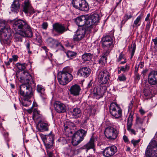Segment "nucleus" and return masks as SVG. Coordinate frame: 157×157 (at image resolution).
Returning a JSON list of instances; mask_svg holds the SVG:
<instances>
[{
  "mask_svg": "<svg viewBox=\"0 0 157 157\" xmlns=\"http://www.w3.org/2000/svg\"><path fill=\"white\" fill-rule=\"evenodd\" d=\"M24 75L20 78V81L23 83L20 86L19 94L23 97L24 101H29L33 95L32 88L30 84L34 83L33 80L30 75L28 72L24 71Z\"/></svg>",
  "mask_w": 157,
  "mask_h": 157,
  "instance_id": "nucleus-1",
  "label": "nucleus"
},
{
  "mask_svg": "<svg viewBox=\"0 0 157 157\" xmlns=\"http://www.w3.org/2000/svg\"><path fill=\"white\" fill-rule=\"evenodd\" d=\"M12 24L13 28L22 36L31 37L33 36L31 28L26 21L19 19L13 21Z\"/></svg>",
  "mask_w": 157,
  "mask_h": 157,
  "instance_id": "nucleus-2",
  "label": "nucleus"
},
{
  "mask_svg": "<svg viewBox=\"0 0 157 157\" xmlns=\"http://www.w3.org/2000/svg\"><path fill=\"white\" fill-rule=\"evenodd\" d=\"M73 69L68 67H64L63 70L58 74V80L59 83L62 85H65L71 81L73 77L71 73Z\"/></svg>",
  "mask_w": 157,
  "mask_h": 157,
  "instance_id": "nucleus-3",
  "label": "nucleus"
},
{
  "mask_svg": "<svg viewBox=\"0 0 157 157\" xmlns=\"http://www.w3.org/2000/svg\"><path fill=\"white\" fill-rule=\"evenodd\" d=\"M96 75L98 82L102 84H106L109 81L110 74L106 70L98 69Z\"/></svg>",
  "mask_w": 157,
  "mask_h": 157,
  "instance_id": "nucleus-4",
  "label": "nucleus"
},
{
  "mask_svg": "<svg viewBox=\"0 0 157 157\" xmlns=\"http://www.w3.org/2000/svg\"><path fill=\"white\" fill-rule=\"evenodd\" d=\"M145 157H157V142L153 141L147 146Z\"/></svg>",
  "mask_w": 157,
  "mask_h": 157,
  "instance_id": "nucleus-5",
  "label": "nucleus"
},
{
  "mask_svg": "<svg viewBox=\"0 0 157 157\" xmlns=\"http://www.w3.org/2000/svg\"><path fill=\"white\" fill-rule=\"evenodd\" d=\"M86 131L82 129L79 130L73 135L72 143L73 145L76 146L79 144L86 136Z\"/></svg>",
  "mask_w": 157,
  "mask_h": 157,
  "instance_id": "nucleus-6",
  "label": "nucleus"
},
{
  "mask_svg": "<svg viewBox=\"0 0 157 157\" xmlns=\"http://www.w3.org/2000/svg\"><path fill=\"white\" fill-rule=\"evenodd\" d=\"M113 38V36L112 35H107L102 38L101 42L102 47L104 49L109 50L110 52L114 46Z\"/></svg>",
  "mask_w": 157,
  "mask_h": 157,
  "instance_id": "nucleus-7",
  "label": "nucleus"
},
{
  "mask_svg": "<svg viewBox=\"0 0 157 157\" xmlns=\"http://www.w3.org/2000/svg\"><path fill=\"white\" fill-rule=\"evenodd\" d=\"M105 137L111 141L115 140L117 136V129L112 126L106 127L105 130Z\"/></svg>",
  "mask_w": 157,
  "mask_h": 157,
  "instance_id": "nucleus-8",
  "label": "nucleus"
},
{
  "mask_svg": "<svg viewBox=\"0 0 157 157\" xmlns=\"http://www.w3.org/2000/svg\"><path fill=\"white\" fill-rule=\"evenodd\" d=\"M109 112L111 115L115 118H119L122 115V110L118 105L114 102H112L109 106Z\"/></svg>",
  "mask_w": 157,
  "mask_h": 157,
  "instance_id": "nucleus-9",
  "label": "nucleus"
},
{
  "mask_svg": "<svg viewBox=\"0 0 157 157\" xmlns=\"http://www.w3.org/2000/svg\"><path fill=\"white\" fill-rule=\"evenodd\" d=\"M99 16L98 13H94L90 16H88L86 22L87 27L90 29L93 27L99 22Z\"/></svg>",
  "mask_w": 157,
  "mask_h": 157,
  "instance_id": "nucleus-10",
  "label": "nucleus"
},
{
  "mask_svg": "<svg viewBox=\"0 0 157 157\" xmlns=\"http://www.w3.org/2000/svg\"><path fill=\"white\" fill-rule=\"evenodd\" d=\"M106 90L107 87L105 86L95 87L93 89L92 94L94 98L97 99H99L103 97Z\"/></svg>",
  "mask_w": 157,
  "mask_h": 157,
  "instance_id": "nucleus-11",
  "label": "nucleus"
},
{
  "mask_svg": "<svg viewBox=\"0 0 157 157\" xmlns=\"http://www.w3.org/2000/svg\"><path fill=\"white\" fill-rule=\"evenodd\" d=\"M52 26L53 29L52 33L54 36L57 35V34L54 33V31L56 32L58 35H60L62 34L67 30L66 28L64 25L60 24L58 23H56L53 24Z\"/></svg>",
  "mask_w": 157,
  "mask_h": 157,
  "instance_id": "nucleus-12",
  "label": "nucleus"
},
{
  "mask_svg": "<svg viewBox=\"0 0 157 157\" xmlns=\"http://www.w3.org/2000/svg\"><path fill=\"white\" fill-rule=\"evenodd\" d=\"M11 34L7 32L0 31V41L2 44H9L11 41Z\"/></svg>",
  "mask_w": 157,
  "mask_h": 157,
  "instance_id": "nucleus-13",
  "label": "nucleus"
},
{
  "mask_svg": "<svg viewBox=\"0 0 157 157\" xmlns=\"http://www.w3.org/2000/svg\"><path fill=\"white\" fill-rule=\"evenodd\" d=\"M23 11L25 13L30 15L35 13V11L32 6L29 0H25L22 5Z\"/></svg>",
  "mask_w": 157,
  "mask_h": 157,
  "instance_id": "nucleus-14",
  "label": "nucleus"
},
{
  "mask_svg": "<svg viewBox=\"0 0 157 157\" xmlns=\"http://www.w3.org/2000/svg\"><path fill=\"white\" fill-rule=\"evenodd\" d=\"M88 18V15H82L77 17L75 20L76 24L80 27H84L86 28L87 29L90 31L89 28L87 27L86 22Z\"/></svg>",
  "mask_w": 157,
  "mask_h": 157,
  "instance_id": "nucleus-15",
  "label": "nucleus"
},
{
  "mask_svg": "<svg viewBox=\"0 0 157 157\" xmlns=\"http://www.w3.org/2000/svg\"><path fill=\"white\" fill-rule=\"evenodd\" d=\"M86 31L85 27L79 28L73 36V39L74 40L78 41L82 40L85 36Z\"/></svg>",
  "mask_w": 157,
  "mask_h": 157,
  "instance_id": "nucleus-16",
  "label": "nucleus"
},
{
  "mask_svg": "<svg viewBox=\"0 0 157 157\" xmlns=\"http://www.w3.org/2000/svg\"><path fill=\"white\" fill-rule=\"evenodd\" d=\"M117 147L114 145L106 147L103 151V153L105 157H111L117 151Z\"/></svg>",
  "mask_w": 157,
  "mask_h": 157,
  "instance_id": "nucleus-17",
  "label": "nucleus"
},
{
  "mask_svg": "<svg viewBox=\"0 0 157 157\" xmlns=\"http://www.w3.org/2000/svg\"><path fill=\"white\" fill-rule=\"evenodd\" d=\"M148 81L151 85L157 84V71L153 70L150 72L148 75Z\"/></svg>",
  "mask_w": 157,
  "mask_h": 157,
  "instance_id": "nucleus-18",
  "label": "nucleus"
},
{
  "mask_svg": "<svg viewBox=\"0 0 157 157\" xmlns=\"http://www.w3.org/2000/svg\"><path fill=\"white\" fill-rule=\"evenodd\" d=\"M47 44L51 48H56L59 47H62V45L59 41L52 37H49L46 40Z\"/></svg>",
  "mask_w": 157,
  "mask_h": 157,
  "instance_id": "nucleus-19",
  "label": "nucleus"
},
{
  "mask_svg": "<svg viewBox=\"0 0 157 157\" xmlns=\"http://www.w3.org/2000/svg\"><path fill=\"white\" fill-rule=\"evenodd\" d=\"M56 111L59 113H64L66 110V107L65 104L59 101H56L54 104Z\"/></svg>",
  "mask_w": 157,
  "mask_h": 157,
  "instance_id": "nucleus-20",
  "label": "nucleus"
},
{
  "mask_svg": "<svg viewBox=\"0 0 157 157\" xmlns=\"http://www.w3.org/2000/svg\"><path fill=\"white\" fill-rule=\"evenodd\" d=\"M81 89L79 86L75 84L71 86L69 90L70 94L74 96H78L80 94Z\"/></svg>",
  "mask_w": 157,
  "mask_h": 157,
  "instance_id": "nucleus-21",
  "label": "nucleus"
},
{
  "mask_svg": "<svg viewBox=\"0 0 157 157\" xmlns=\"http://www.w3.org/2000/svg\"><path fill=\"white\" fill-rule=\"evenodd\" d=\"M90 69L87 67H81L78 71V73L83 77H88L90 74Z\"/></svg>",
  "mask_w": 157,
  "mask_h": 157,
  "instance_id": "nucleus-22",
  "label": "nucleus"
},
{
  "mask_svg": "<svg viewBox=\"0 0 157 157\" xmlns=\"http://www.w3.org/2000/svg\"><path fill=\"white\" fill-rule=\"evenodd\" d=\"M20 8V5L18 1L14 0L10 7L11 11L13 13H17L19 10Z\"/></svg>",
  "mask_w": 157,
  "mask_h": 157,
  "instance_id": "nucleus-23",
  "label": "nucleus"
},
{
  "mask_svg": "<svg viewBox=\"0 0 157 157\" xmlns=\"http://www.w3.org/2000/svg\"><path fill=\"white\" fill-rule=\"evenodd\" d=\"M54 141V136L51 135L47 136L44 143L48 147H50L52 146Z\"/></svg>",
  "mask_w": 157,
  "mask_h": 157,
  "instance_id": "nucleus-24",
  "label": "nucleus"
},
{
  "mask_svg": "<svg viewBox=\"0 0 157 157\" xmlns=\"http://www.w3.org/2000/svg\"><path fill=\"white\" fill-rule=\"evenodd\" d=\"M38 127L39 130L41 132L47 131L48 130V124L41 122L38 124Z\"/></svg>",
  "mask_w": 157,
  "mask_h": 157,
  "instance_id": "nucleus-25",
  "label": "nucleus"
},
{
  "mask_svg": "<svg viewBox=\"0 0 157 157\" xmlns=\"http://www.w3.org/2000/svg\"><path fill=\"white\" fill-rule=\"evenodd\" d=\"M74 126V124L71 122H66L65 124L64 123L63 132L66 133L67 132L68 133H69V132L72 133V132L70 130L71 126Z\"/></svg>",
  "mask_w": 157,
  "mask_h": 157,
  "instance_id": "nucleus-26",
  "label": "nucleus"
},
{
  "mask_svg": "<svg viewBox=\"0 0 157 157\" xmlns=\"http://www.w3.org/2000/svg\"><path fill=\"white\" fill-rule=\"evenodd\" d=\"M73 116L76 118L81 117L82 115L81 110L78 108H75L73 109L72 112Z\"/></svg>",
  "mask_w": 157,
  "mask_h": 157,
  "instance_id": "nucleus-27",
  "label": "nucleus"
},
{
  "mask_svg": "<svg viewBox=\"0 0 157 157\" xmlns=\"http://www.w3.org/2000/svg\"><path fill=\"white\" fill-rule=\"evenodd\" d=\"M93 54L90 53H85L82 56V59L84 61L90 60L93 58Z\"/></svg>",
  "mask_w": 157,
  "mask_h": 157,
  "instance_id": "nucleus-28",
  "label": "nucleus"
},
{
  "mask_svg": "<svg viewBox=\"0 0 157 157\" xmlns=\"http://www.w3.org/2000/svg\"><path fill=\"white\" fill-rule=\"evenodd\" d=\"M109 53V51L106 50L105 52H104V55L102 56L99 60L98 63L101 65H103L105 62L106 61L107 59L106 56Z\"/></svg>",
  "mask_w": 157,
  "mask_h": 157,
  "instance_id": "nucleus-29",
  "label": "nucleus"
},
{
  "mask_svg": "<svg viewBox=\"0 0 157 157\" xmlns=\"http://www.w3.org/2000/svg\"><path fill=\"white\" fill-rule=\"evenodd\" d=\"M89 9L88 5L85 0H83L81 3L80 7L78 10L82 11H87Z\"/></svg>",
  "mask_w": 157,
  "mask_h": 157,
  "instance_id": "nucleus-30",
  "label": "nucleus"
},
{
  "mask_svg": "<svg viewBox=\"0 0 157 157\" xmlns=\"http://www.w3.org/2000/svg\"><path fill=\"white\" fill-rule=\"evenodd\" d=\"M133 121V115L131 113H130L127 119V129L131 128L132 125V121Z\"/></svg>",
  "mask_w": 157,
  "mask_h": 157,
  "instance_id": "nucleus-31",
  "label": "nucleus"
},
{
  "mask_svg": "<svg viewBox=\"0 0 157 157\" xmlns=\"http://www.w3.org/2000/svg\"><path fill=\"white\" fill-rule=\"evenodd\" d=\"M83 1V0H72V3L73 7L78 10Z\"/></svg>",
  "mask_w": 157,
  "mask_h": 157,
  "instance_id": "nucleus-32",
  "label": "nucleus"
},
{
  "mask_svg": "<svg viewBox=\"0 0 157 157\" xmlns=\"http://www.w3.org/2000/svg\"><path fill=\"white\" fill-rule=\"evenodd\" d=\"M94 139L91 138L89 142L85 145L86 148L87 150L91 148H94Z\"/></svg>",
  "mask_w": 157,
  "mask_h": 157,
  "instance_id": "nucleus-33",
  "label": "nucleus"
},
{
  "mask_svg": "<svg viewBox=\"0 0 157 157\" xmlns=\"http://www.w3.org/2000/svg\"><path fill=\"white\" fill-rule=\"evenodd\" d=\"M142 17V16L140 15L139 16H138L136 19L134 21V24L132 25L133 28H137L140 26Z\"/></svg>",
  "mask_w": 157,
  "mask_h": 157,
  "instance_id": "nucleus-34",
  "label": "nucleus"
},
{
  "mask_svg": "<svg viewBox=\"0 0 157 157\" xmlns=\"http://www.w3.org/2000/svg\"><path fill=\"white\" fill-rule=\"evenodd\" d=\"M37 92L41 94L44 95V94L45 89L43 86L38 85L37 87Z\"/></svg>",
  "mask_w": 157,
  "mask_h": 157,
  "instance_id": "nucleus-35",
  "label": "nucleus"
},
{
  "mask_svg": "<svg viewBox=\"0 0 157 157\" xmlns=\"http://www.w3.org/2000/svg\"><path fill=\"white\" fill-rule=\"evenodd\" d=\"M27 64L25 63L21 64L20 63H17V68L20 70L21 71L25 70L26 68Z\"/></svg>",
  "mask_w": 157,
  "mask_h": 157,
  "instance_id": "nucleus-36",
  "label": "nucleus"
},
{
  "mask_svg": "<svg viewBox=\"0 0 157 157\" xmlns=\"http://www.w3.org/2000/svg\"><path fill=\"white\" fill-rule=\"evenodd\" d=\"M132 17V15L131 14L128 15L127 14H125L124 17V19L121 22V25H124L126 21L128 20V19L131 18Z\"/></svg>",
  "mask_w": 157,
  "mask_h": 157,
  "instance_id": "nucleus-37",
  "label": "nucleus"
},
{
  "mask_svg": "<svg viewBox=\"0 0 157 157\" xmlns=\"http://www.w3.org/2000/svg\"><path fill=\"white\" fill-rule=\"evenodd\" d=\"M77 55V53L71 51H68L67 53V56L69 58H71Z\"/></svg>",
  "mask_w": 157,
  "mask_h": 157,
  "instance_id": "nucleus-38",
  "label": "nucleus"
},
{
  "mask_svg": "<svg viewBox=\"0 0 157 157\" xmlns=\"http://www.w3.org/2000/svg\"><path fill=\"white\" fill-rule=\"evenodd\" d=\"M136 48V45L135 44H133L132 45V47H131V57L130 58V59H131L133 56H134L135 53V51Z\"/></svg>",
  "mask_w": 157,
  "mask_h": 157,
  "instance_id": "nucleus-39",
  "label": "nucleus"
},
{
  "mask_svg": "<svg viewBox=\"0 0 157 157\" xmlns=\"http://www.w3.org/2000/svg\"><path fill=\"white\" fill-rule=\"evenodd\" d=\"M126 78L124 74L118 76L117 80L120 81H124L126 80Z\"/></svg>",
  "mask_w": 157,
  "mask_h": 157,
  "instance_id": "nucleus-40",
  "label": "nucleus"
},
{
  "mask_svg": "<svg viewBox=\"0 0 157 157\" xmlns=\"http://www.w3.org/2000/svg\"><path fill=\"white\" fill-rule=\"evenodd\" d=\"M124 59H126L125 58L124 54H123L122 52L120 54L119 57L117 59V61L118 62H120L121 60H123Z\"/></svg>",
  "mask_w": 157,
  "mask_h": 157,
  "instance_id": "nucleus-41",
  "label": "nucleus"
},
{
  "mask_svg": "<svg viewBox=\"0 0 157 157\" xmlns=\"http://www.w3.org/2000/svg\"><path fill=\"white\" fill-rule=\"evenodd\" d=\"M120 67V71H122L124 72L127 71H128L129 69V66L127 65H126L125 66H122Z\"/></svg>",
  "mask_w": 157,
  "mask_h": 157,
  "instance_id": "nucleus-42",
  "label": "nucleus"
},
{
  "mask_svg": "<svg viewBox=\"0 0 157 157\" xmlns=\"http://www.w3.org/2000/svg\"><path fill=\"white\" fill-rule=\"evenodd\" d=\"M140 140V139H139L137 140H135L134 139H132L131 141V143L132 144L134 147H136L138 144Z\"/></svg>",
  "mask_w": 157,
  "mask_h": 157,
  "instance_id": "nucleus-43",
  "label": "nucleus"
},
{
  "mask_svg": "<svg viewBox=\"0 0 157 157\" xmlns=\"http://www.w3.org/2000/svg\"><path fill=\"white\" fill-rule=\"evenodd\" d=\"M45 51L46 54L47 56H48L49 54H50L51 56H52V54L48 52L49 50L47 49V47L45 46H43L41 47Z\"/></svg>",
  "mask_w": 157,
  "mask_h": 157,
  "instance_id": "nucleus-44",
  "label": "nucleus"
},
{
  "mask_svg": "<svg viewBox=\"0 0 157 157\" xmlns=\"http://www.w3.org/2000/svg\"><path fill=\"white\" fill-rule=\"evenodd\" d=\"M144 95L146 97H147L150 95L151 94V92L150 90L149 89H145L144 90Z\"/></svg>",
  "mask_w": 157,
  "mask_h": 157,
  "instance_id": "nucleus-45",
  "label": "nucleus"
},
{
  "mask_svg": "<svg viewBox=\"0 0 157 157\" xmlns=\"http://www.w3.org/2000/svg\"><path fill=\"white\" fill-rule=\"evenodd\" d=\"M33 111V118L36 117V116L38 115L39 114V111L36 109H35Z\"/></svg>",
  "mask_w": 157,
  "mask_h": 157,
  "instance_id": "nucleus-46",
  "label": "nucleus"
},
{
  "mask_svg": "<svg viewBox=\"0 0 157 157\" xmlns=\"http://www.w3.org/2000/svg\"><path fill=\"white\" fill-rule=\"evenodd\" d=\"M144 120V118H140L138 117H137L136 118V122L137 123L141 124H143Z\"/></svg>",
  "mask_w": 157,
  "mask_h": 157,
  "instance_id": "nucleus-47",
  "label": "nucleus"
},
{
  "mask_svg": "<svg viewBox=\"0 0 157 157\" xmlns=\"http://www.w3.org/2000/svg\"><path fill=\"white\" fill-rule=\"evenodd\" d=\"M48 26V24L47 22H45L43 23L42 25V28L44 29H47Z\"/></svg>",
  "mask_w": 157,
  "mask_h": 157,
  "instance_id": "nucleus-48",
  "label": "nucleus"
},
{
  "mask_svg": "<svg viewBox=\"0 0 157 157\" xmlns=\"http://www.w3.org/2000/svg\"><path fill=\"white\" fill-rule=\"evenodd\" d=\"M127 130L129 131L130 133L133 134L134 135H136V133L135 131L133 129H132L131 128H130L129 129H127Z\"/></svg>",
  "mask_w": 157,
  "mask_h": 157,
  "instance_id": "nucleus-49",
  "label": "nucleus"
},
{
  "mask_svg": "<svg viewBox=\"0 0 157 157\" xmlns=\"http://www.w3.org/2000/svg\"><path fill=\"white\" fill-rule=\"evenodd\" d=\"M151 26L150 22L149 21H148L146 25V29L148 31L150 29V27Z\"/></svg>",
  "mask_w": 157,
  "mask_h": 157,
  "instance_id": "nucleus-50",
  "label": "nucleus"
},
{
  "mask_svg": "<svg viewBox=\"0 0 157 157\" xmlns=\"http://www.w3.org/2000/svg\"><path fill=\"white\" fill-rule=\"evenodd\" d=\"M13 61V59L12 58H10L9 59V61L7 62H6L5 64L6 66H9L10 65V64Z\"/></svg>",
  "mask_w": 157,
  "mask_h": 157,
  "instance_id": "nucleus-51",
  "label": "nucleus"
},
{
  "mask_svg": "<svg viewBox=\"0 0 157 157\" xmlns=\"http://www.w3.org/2000/svg\"><path fill=\"white\" fill-rule=\"evenodd\" d=\"M47 155L48 157H55L52 153L51 151H48L47 152Z\"/></svg>",
  "mask_w": 157,
  "mask_h": 157,
  "instance_id": "nucleus-52",
  "label": "nucleus"
},
{
  "mask_svg": "<svg viewBox=\"0 0 157 157\" xmlns=\"http://www.w3.org/2000/svg\"><path fill=\"white\" fill-rule=\"evenodd\" d=\"M135 74V78L136 79L139 80L140 79V76L139 74L138 73Z\"/></svg>",
  "mask_w": 157,
  "mask_h": 157,
  "instance_id": "nucleus-53",
  "label": "nucleus"
},
{
  "mask_svg": "<svg viewBox=\"0 0 157 157\" xmlns=\"http://www.w3.org/2000/svg\"><path fill=\"white\" fill-rule=\"evenodd\" d=\"M8 135H9V134L8 132L5 133L4 134V137L5 138L6 140L8 141H9V139L8 138Z\"/></svg>",
  "mask_w": 157,
  "mask_h": 157,
  "instance_id": "nucleus-54",
  "label": "nucleus"
},
{
  "mask_svg": "<svg viewBox=\"0 0 157 157\" xmlns=\"http://www.w3.org/2000/svg\"><path fill=\"white\" fill-rule=\"evenodd\" d=\"M123 139L124 141L125 142H127L128 141V140L127 137L125 135L123 136Z\"/></svg>",
  "mask_w": 157,
  "mask_h": 157,
  "instance_id": "nucleus-55",
  "label": "nucleus"
},
{
  "mask_svg": "<svg viewBox=\"0 0 157 157\" xmlns=\"http://www.w3.org/2000/svg\"><path fill=\"white\" fill-rule=\"evenodd\" d=\"M12 57L13 58L12 59H13V60L14 61H16L17 60V59L18 58V56H17L14 55Z\"/></svg>",
  "mask_w": 157,
  "mask_h": 157,
  "instance_id": "nucleus-56",
  "label": "nucleus"
},
{
  "mask_svg": "<svg viewBox=\"0 0 157 157\" xmlns=\"http://www.w3.org/2000/svg\"><path fill=\"white\" fill-rule=\"evenodd\" d=\"M26 47L27 50H29L30 48V44L29 42H27L26 44Z\"/></svg>",
  "mask_w": 157,
  "mask_h": 157,
  "instance_id": "nucleus-57",
  "label": "nucleus"
},
{
  "mask_svg": "<svg viewBox=\"0 0 157 157\" xmlns=\"http://www.w3.org/2000/svg\"><path fill=\"white\" fill-rule=\"evenodd\" d=\"M133 105V103L132 102V101H131L129 105L128 106V109H131L132 108Z\"/></svg>",
  "mask_w": 157,
  "mask_h": 157,
  "instance_id": "nucleus-58",
  "label": "nucleus"
},
{
  "mask_svg": "<svg viewBox=\"0 0 157 157\" xmlns=\"http://www.w3.org/2000/svg\"><path fill=\"white\" fill-rule=\"evenodd\" d=\"M140 112L141 114L142 115H144L145 113V112L144 111V110L142 109H141L140 110Z\"/></svg>",
  "mask_w": 157,
  "mask_h": 157,
  "instance_id": "nucleus-59",
  "label": "nucleus"
},
{
  "mask_svg": "<svg viewBox=\"0 0 157 157\" xmlns=\"http://www.w3.org/2000/svg\"><path fill=\"white\" fill-rule=\"evenodd\" d=\"M150 16V14L149 13H148L147 14V17L145 19V21H147L149 19V18Z\"/></svg>",
  "mask_w": 157,
  "mask_h": 157,
  "instance_id": "nucleus-60",
  "label": "nucleus"
},
{
  "mask_svg": "<svg viewBox=\"0 0 157 157\" xmlns=\"http://www.w3.org/2000/svg\"><path fill=\"white\" fill-rule=\"evenodd\" d=\"M91 85H92V84H91V81H90V82L88 84L87 86V88H89L91 86Z\"/></svg>",
  "mask_w": 157,
  "mask_h": 157,
  "instance_id": "nucleus-61",
  "label": "nucleus"
},
{
  "mask_svg": "<svg viewBox=\"0 0 157 157\" xmlns=\"http://www.w3.org/2000/svg\"><path fill=\"white\" fill-rule=\"evenodd\" d=\"M153 41L154 42L155 44L156 45L157 44V38L153 39Z\"/></svg>",
  "mask_w": 157,
  "mask_h": 157,
  "instance_id": "nucleus-62",
  "label": "nucleus"
},
{
  "mask_svg": "<svg viewBox=\"0 0 157 157\" xmlns=\"http://www.w3.org/2000/svg\"><path fill=\"white\" fill-rule=\"evenodd\" d=\"M33 109L31 108V109H28V110H27V111L28 112L30 113H32V111H33Z\"/></svg>",
  "mask_w": 157,
  "mask_h": 157,
  "instance_id": "nucleus-63",
  "label": "nucleus"
},
{
  "mask_svg": "<svg viewBox=\"0 0 157 157\" xmlns=\"http://www.w3.org/2000/svg\"><path fill=\"white\" fill-rule=\"evenodd\" d=\"M123 60H124V61L121 62H120L121 64H123L126 62V59H124Z\"/></svg>",
  "mask_w": 157,
  "mask_h": 157,
  "instance_id": "nucleus-64",
  "label": "nucleus"
}]
</instances>
